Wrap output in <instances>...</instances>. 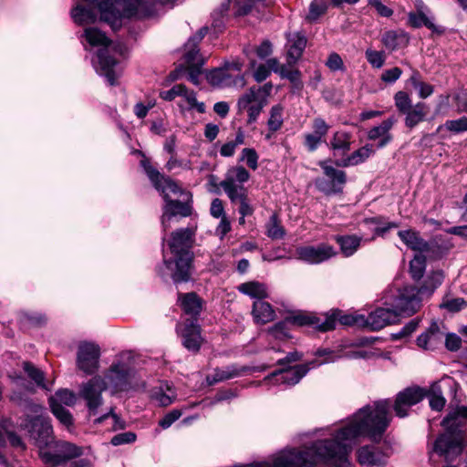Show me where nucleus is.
<instances>
[{
    "label": "nucleus",
    "mask_w": 467,
    "mask_h": 467,
    "mask_svg": "<svg viewBox=\"0 0 467 467\" xmlns=\"http://www.w3.org/2000/svg\"><path fill=\"white\" fill-rule=\"evenodd\" d=\"M259 155L253 148H244L241 151L239 161L244 162L253 171L258 168Z\"/></svg>",
    "instance_id": "nucleus-45"
},
{
    "label": "nucleus",
    "mask_w": 467,
    "mask_h": 467,
    "mask_svg": "<svg viewBox=\"0 0 467 467\" xmlns=\"http://www.w3.org/2000/svg\"><path fill=\"white\" fill-rule=\"evenodd\" d=\"M312 128L313 133L322 139L327 134L330 129L329 125L321 118H316L313 120Z\"/></svg>",
    "instance_id": "nucleus-60"
},
{
    "label": "nucleus",
    "mask_w": 467,
    "mask_h": 467,
    "mask_svg": "<svg viewBox=\"0 0 467 467\" xmlns=\"http://www.w3.org/2000/svg\"><path fill=\"white\" fill-rule=\"evenodd\" d=\"M279 75L281 78H287L295 84L300 81V72L297 69H293L288 66L282 65Z\"/></svg>",
    "instance_id": "nucleus-61"
},
{
    "label": "nucleus",
    "mask_w": 467,
    "mask_h": 467,
    "mask_svg": "<svg viewBox=\"0 0 467 467\" xmlns=\"http://www.w3.org/2000/svg\"><path fill=\"white\" fill-rule=\"evenodd\" d=\"M148 178L153 187L162 195L165 202L161 216V226L166 232L173 221H177V216L187 217L192 213L190 201L192 195L185 191L177 182L171 178L161 174L150 163L149 160L144 159L140 161Z\"/></svg>",
    "instance_id": "nucleus-1"
},
{
    "label": "nucleus",
    "mask_w": 467,
    "mask_h": 467,
    "mask_svg": "<svg viewBox=\"0 0 467 467\" xmlns=\"http://www.w3.org/2000/svg\"><path fill=\"white\" fill-rule=\"evenodd\" d=\"M23 368L27 376L34 380L38 387L44 389H49L44 381V373L40 369L29 362H25Z\"/></svg>",
    "instance_id": "nucleus-49"
},
{
    "label": "nucleus",
    "mask_w": 467,
    "mask_h": 467,
    "mask_svg": "<svg viewBox=\"0 0 467 467\" xmlns=\"http://www.w3.org/2000/svg\"><path fill=\"white\" fill-rule=\"evenodd\" d=\"M263 5H269L272 4V0H234V6L236 7V14L238 16L246 15L259 3Z\"/></svg>",
    "instance_id": "nucleus-44"
},
{
    "label": "nucleus",
    "mask_w": 467,
    "mask_h": 467,
    "mask_svg": "<svg viewBox=\"0 0 467 467\" xmlns=\"http://www.w3.org/2000/svg\"><path fill=\"white\" fill-rule=\"evenodd\" d=\"M100 349L93 343H81L77 354V366L86 374H93L99 368Z\"/></svg>",
    "instance_id": "nucleus-12"
},
{
    "label": "nucleus",
    "mask_w": 467,
    "mask_h": 467,
    "mask_svg": "<svg viewBox=\"0 0 467 467\" xmlns=\"http://www.w3.org/2000/svg\"><path fill=\"white\" fill-rule=\"evenodd\" d=\"M458 134L467 131V117L463 116L456 119H448L439 128Z\"/></svg>",
    "instance_id": "nucleus-48"
},
{
    "label": "nucleus",
    "mask_w": 467,
    "mask_h": 467,
    "mask_svg": "<svg viewBox=\"0 0 467 467\" xmlns=\"http://www.w3.org/2000/svg\"><path fill=\"white\" fill-rule=\"evenodd\" d=\"M135 371L123 363L114 364L110 367L105 376L108 388L113 393L126 391L134 387Z\"/></svg>",
    "instance_id": "nucleus-10"
},
{
    "label": "nucleus",
    "mask_w": 467,
    "mask_h": 467,
    "mask_svg": "<svg viewBox=\"0 0 467 467\" xmlns=\"http://www.w3.org/2000/svg\"><path fill=\"white\" fill-rule=\"evenodd\" d=\"M266 234L271 239H281L284 237L285 229L280 224L276 214H273L266 223Z\"/></svg>",
    "instance_id": "nucleus-47"
},
{
    "label": "nucleus",
    "mask_w": 467,
    "mask_h": 467,
    "mask_svg": "<svg viewBox=\"0 0 467 467\" xmlns=\"http://www.w3.org/2000/svg\"><path fill=\"white\" fill-rule=\"evenodd\" d=\"M284 108L280 105H275L270 109V117L267 121L269 130L275 132L281 129L283 125Z\"/></svg>",
    "instance_id": "nucleus-42"
},
{
    "label": "nucleus",
    "mask_w": 467,
    "mask_h": 467,
    "mask_svg": "<svg viewBox=\"0 0 467 467\" xmlns=\"http://www.w3.org/2000/svg\"><path fill=\"white\" fill-rule=\"evenodd\" d=\"M395 106L401 113H406L411 108V100L409 95L404 91H399L395 94Z\"/></svg>",
    "instance_id": "nucleus-55"
},
{
    "label": "nucleus",
    "mask_w": 467,
    "mask_h": 467,
    "mask_svg": "<svg viewBox=\"0 0 467 467\" xmlns=\"http://www.w3.org/2000/svg\"><path fill=\"white\" fill-rule=\"evenodd\" d=\"M108 388L105 379L97 376L82 385L80 395L87 401L91 411H95L102 404L101 393Z\"/></svg>",
    "instance_id": "nucleus-13"
},
{
    "label": "nucleus",
    "mask_w": 467,
    "mask_h": 467,
    "mask_svg": "<svg viewBox=\"0 0 467 467\" xmlns=\"http://www.w3.org/2000/svg\"><path fill=\"white\" fill-rule=\"evenodd\" d=\"M318 164L323 170L325 177L316 180L317 189L327 195L342 192L347 182L346 172L331 166L329 161H321Z\"/></svg>",
    "instance_id": "nucleus-8"
},
{
    "label": "nucleus",
    "mask_w": 467,
    "mask_h": 467,
    "mask_svg": "<svg viewBox=\"0 0 467 467\" xmlns=\"http://www.w3.org/2000/svg\"><path fill=\"white\" fill-rule=\"evenodd\" d=\"M375 150L371 144H366L363 147L354 150L351 154L347 157L335 161V165L337 167H350L357 166L360 163L365 162L370 156L374 154Z\"/></svg>",
    "instance_id": "nucleus-23"
},
{
    "label": "nucleus",
    "mask_w": 467,
    "mask_h": 467,
    "mask_svg": "<svg viewBox=\"0 0 467 467\" xmlns=\"http://www.w3.org/2000/svg\"><path fill=\"white\" fill-rule=\"evenodd\" d=\"M184 90V85L178 84L173 86L171 89L161 91L160 93V96L161 99L167 101H171L175 98L180 97L182 95V92Z\"/></svg>",
    "instance_id": "nucleus-62"
},
{
    "label": "nucleus",
    "mask_w": 467,
    "mask_h": 467,
    "mask_svg": "<svg viewBox=\"0 0 467 467\" xmlns=\"http://www.w3.org/2000/svg\"><path fill=\"white\" fill-rule=\"evenodd\" d=\"M353 135L345 130L336 131L329 142V148L333 151V155H345L351 149Z\"/></svg>",
    "instance_id": "nucleus-26"
},
{
    "label": "nucleus",
    "mask_w": 467,
    "mask_h": 467,
    "mask_svg": "<svg viewBox=\"0 0 467 467\" xmlns=\"http://www.w3.org/2000/svg\"><path fill=\"white\" fill-rule=\"evenodd\" d=\"M193 234V229L189 227L178 229L171 233L169 247L176 256V270L172 274L175 282H185L190 278L192 254L189 249Z\"/></svg>",
    "instance_id": "nucleus-5"
},
{
    "label": "nucleus",
    "mask_w": 467,
    "mask_h": 467,
    "mask_svg": "<svg viewBox=\"0 0 467 467\" xmlns=\"http://www.w3.org/2000/svg\"><path fill=\"white\" fill-rule=\"evenodd\" d=\"M441 306L448 309L450 312H458L467 306V302L461 297L451 298L443 301Z\"/></svg>",
    "instance_id": "nucleus-58"
},
{
    "label": "nucleus",
    "mask_w": 467,
    "mask_h": 467,
    "mask_svg": "<svg viewBox=\"0 0 467 467\" xmlns=\"http://www.w3.org/2000/svg\"><path fill=\"white\" fill-rule=\"evenodd\" d=\"M207 80L213 86L220 88H243L245 85L244 76L237 75L235 77H233L230 73L226 71V69L223 67L211 70L207 74Z\"/></svg>",
    "instance_id": "nucleus-19"
},
{
    "label": "nucleus",
    "mask_w": 467,
    "mask_h": 467,
    "mask_svg": "<svg viewBox=\"0 0 467 467\" xmlns=\"http://www.w3.org/2000/svg\"><path fill=\"white\" fill-rule=\"evenodd\" d=\"M249 368L247 367H238L236 365H229L223 368H217L213 373L208 375L206 380L209 385L232 379L245 374Z\"/></svg>",
    "instance_id": "nucleus-22"
},
{
    "label": "nucleus",
    "mask_w": 467,
    "mask_h": 467,
    "mask_svg": "<svg viewBox=\"0 0 467 467\" xmlns=\"http://www.w3.org/2000/svg\"><path fill=\"white\" fill-rule=\"evenodd\" d=\"M405 114V125L412 129L425 119L428 114V107L425 103L419 102L411 107Z\"/></svg>",
    "instance_id": "nucleus-31"
},
{
    "label": "nucleus",
    "mask_w": 467,
    "mask_h": 467,
    "mask_svg": "<svg viewBox=\"0 0 467 467\" xmlns=\"http://www.w3.org/2000/svg\"><path fill=\"white\" fill-rule=\"evenodd\" d=\"M291 43L287 51V61L289 65L295 64L301 57L306 46V39L304 36L295 35L289 39Z\"/></svg>",
    "instance_id": "nucleus-35"
},
{
    "label": "nucleus",
    "mask_w": 467,
    "mask_h": 467,
    "mask_svg": "<svg viewBox=\"0 0 467 467\" xmlns=\"http://www.w3.org/2000/svg\"><path fill=\"white\" fill-rule=\"evenodd\" d=\"M59 404H65L67 406H73L76 403L75 394L68 389H60L56 392L55 398H51Z\"/></svg>",
    "instance_id": "nucleus-56"
},
{
    "label": "nucleus",
    "mask_w": 467,
    "mask_h": 467,
    "mask_svg": "<svg viewBox=\"0 0 467 467\" xmlns=\"http://www.w3.org/2000/svg\"><path fill=\"white\" fill-rule=\"evenodd\" d=\"M366 222L376 224L375 234L380 236H383L389 230L399 227V224L393 222L384 223L381 217L367 219Z\"/></svg>",
    "instance_id": "nucleus-51"
},
{
    "label": "nucleus",
    "mask_w": 467,
    "mask_h": 467,
    "mask_svg": "<svg viewBox=\"0 0 467 467\" xmlns=\"http://www.w3.org/2000/svg\"><path fill=\"white\" fill-rule=\"evenodd\" d=\"M409 24L413 27H420L425 26L429 29H431L433 33L442 34L444 29L441 26H437L431 17H429L422 11H419L417 13H410L409 14Z\"/></svg>",
    "instance_id": "nucleus-32"
},
{
    "label": "nucleus",
    "mask_w": 467,
    "mask_h": 467,
    "mask_svg": "<svg viewBox=\"0 0 467 467\" xmlns=\"http://www.w3.org/2000/svg\"><path fill=\"white\" fill-rule=\"evenodd\" d=\"M398 234L409 248L415 251H424L427 249V243L416 232L412 230L400 231Z\"/></svg>",
    "instance_id": "nucleus-37"
},
{
    "label": "nucleus",
    "mask_w": 467,
    "mask_h": 467,
    "mask_svg": "<svg viewBox=\"0 0 467 467\" xmlns=\"http://www.w3.org/2000/svg\"><path fill=\"white\" fill-rule=\"evenodd\" d=\"M395 123L393 118H389L383 120L379 126L373 127L368 132V139L370 140H376L380 139L378 148H383L392 140V135L389 130L392 129Z\"/></svg>",
    "instance_id": "nucleus-24"
},
{
    "label": "nucleus",
    "mask_w": 467,
    "mask_h": 467,
    "mask_svg": "<svg viewBox=\"0 0 467 467\" xmlns=\"http://www.w3.org/2000/svg\"><path fill=\"white\" fill-rule=\"evenodd\" d=\"M425 269V257L421 254H416L410 261V270L413 279L422 277Z\"/></svg>",
    "instance_id": "nucleus-50"
},
{
    "label": "nucleus",
    "mask_w": 467,
    "mask_h": 467,
    "mask_svg": "<svg viewBox=\"0 0 467 467\" xmlns=\"http://www.w3.org/2000/svg\"><path fill=\"white\" fill-rule=\"evenodd\" d=\"M409 82L413 86L415 89L419 92V97L421 99H426L430 97L433 91L434 88L432 85L423 82L420 79V75L418 71H414L410 76Z\"/></svg>",
    "instance_id": "nucleus-41"
},
{
    "label": "nucleus",
    "mask_w": 467,
    "mask_h": 467,
    "mask_svg": "<svg viewBox=\"0 0 467 467\" xmlns=\"http://www.w3.org/2000/svg\"><path fill=\"white\" fill-rule=\"evenodd\" d=\"M409 40V36L401 29L389 30L381 36V43L390 52L406 47Z\"/></svg>",
    "instance_id": "nucleus-27"
},
{
    "label": "nucleus",
    "mask_w": 467,
    "mask_h": 467,
    "mask_svg": "<svg viewBox=\"0 0 467 467\" xmlns=\"http://www.w3.org/2000/svg\"><path fill=\"white\" fill-rule=\"evenodd\" d=\"M445 337V331L441 326L433 322L430 327L417 338V345L425 350H432L438 348Z\"/></svg>",
    "instance_id": "nucleus-20"
},
{
    "label": "nucleus",
    "mask_w": 467,
    "mask_h": 467,
    "mask_svg": "<svg viewBox=\"0 0 467 467\" xmlns=\"http://www.w3.org/2000/svg\"><path fill=\"white\" fill-rule=\"evenodd\" d=\"M182 337V345L190 351L197 352L200 349L202 338L201 328L196 320L187 319L186 322L178 327Z\"/></svg>",
    "instance_id": "nucleus-17"
},
{
    "label": "nucleus",
    "mask_w": 467,
    "mask_h": 467,
    "mask_svg": "<svg viewBox=\"0 0 467 467\" xmlns=\"http://www.w3.org/2000/svg\"><path fill=\"white\" fill-rule=\"evenodd\" d=\"M49 403L53 415L63 426H65L67 430H70V428L74 425V420L69 410L65 409L61 404L54 400H49Z\"/></svg>",
    "instance_id": "nucleus-38"
},
{
    "label": "nucleus",
    "mask_w": 467,
    "mask_h": 467,
    "mask_svg": "<svg viewBox=\"0 0 467 467\" xmlns=\"http://www.w3.org/2000/svg\"><path fill=\"white\" fill-rule=\"evenodd\" d=\"M84 454V449L74 443L58 441L55 442L54 451H42L39 455L44 463L50 467L63 465L67 462L80 457Z\"/></svg>",
    "instance_id": "nucleus-7"
},
{
    "label": "nucleus",
    "mask_w": 467,
    "mask_h": 467,
    "mask_svg": "<svg viewBox=\"0 0 467 467\" xmlns=\"http://www.w3.org/2000/svg\"><path fill=\"white\" fill-rule=\"evenodd\" d=\"M335 239L339 244L342 254L347 257L353 255L357 252L362 240L361 237L355 234L337 235Z\"/></svg>",
    "instance_id": "nucleus-34"
},
{
    "label": "nucleus",
    "mask_w": 467,
    "mask_h": 467,
    "mask_svg": "<svg viewBox=\"0 0 467 467\" xmlns=\"http://www.w3.org/2000/svg\"><path fill=\"white\" fill-rule=\"evenodd\" d=\"M228 198L230 199L232 203L238 202L240 204L238 211L241 215L249 216L254 213V209L250 204L246 192Z\"/></svg>",
    "instance_id": "nucleus-46"
},
{
    "label": "nucleus",
    "mask_w": 467,
    "mask_h": 467,
    "mask_svg": "<svg viewBox=\"0 0 467 467\" xmlns=\"http://www.w3.org/2000/svg\"><path fill=\"white\" fill-rule=\"evenodd\" d=\"M357 458L361 465L379 467L386 464L388 456L376 446L366 445L358 450Z\"/></svg>",
    "instance_id": "nucleus-21"
},
{
    "label": "nucleus",
    "mask_w": 467,
    "mask_h": 467,
    "mask_svg": "<svg viewBox=\"0 0 467 467\" xmlns=\"http://www.w3.org/2000/svg\"><path fill=\"white\" fill-rule=\"evenodd\" d=\"M71 16L74 22L78 25L91 24L97 20V14L91 8L80 5H76L71 10Z\"/></svg>",
    "instance_id": "nucleus-39"
},
{
    "label": "nucleus",
    "mask_w": 467,
    "mask_h": 467,
    "mask_svg": "<svg viewBox=\"0 0 467 467\" xmlns=\"http://www.w3.org/2000/svg\"><path fill=\"white\" fill-rule=\"evenodd\" d=\"M207 33V28H201L193 36L189 38L187 43L185 44V60L190 67H201L202 62L198 59V49H196L197 45L201 42V40L204 37Z\"/></svg>",
    "instance_id": "nucleus-25"
},
{
    "label": "nucleus",
    "mask_w": 467,
    "mask_h": 467,
    "mask_svg": "<svg viewBox=\"0 0 467 467\" xmlns=\"http://www.w3.org/2000/svg\"><path fill=\"white\" fill-rule=\"evenodd\" d=\"M250 179L249 171L242 165L230 167L220 186L223 189L228 197L246 192L244 184Z\"/></svg>",
    "instance_id": "nucleus-11"
},
{
    "label": "nucleus",
    "mask_w": 467,
    "mask_h": 467,
    "mask_svg": "<svg viewBox=\"0 0 467 467\" xmlns=\"http://www.w3.org/2000/svg\"><path fill=\"white\" fill-rule=\"evenodd\" d=\"M135 440H136L135 433H133L131 431H127V432H122V433L114 435L111 438L110 442L114 446H119V445H122V444L132 443L133 441H135Z\"/></svg>",
    "instance_id": "nucleus-59"
},
{
    "label": "nucleus",
    "mask_w": 467,
    "mask_h": 467,
    "mask_svg": "<svg viewBox=\"0 0 467 467\" xmlns=\"http://www.w3.org/2000/svg\"><path fill=\"white\" fill-rule=\"evenodd\" d=\"M0 430L2 431V435L4 437V441H5V435H6L8 440H9L10 444L13 447L20 448L21 450H25L26 449V445L23 442V441L21 440V438L19 436H17L16 433H14L12 431H8L6 430L5 425H2L0 427ZM5 441H4V443L1 444L0 446L5 445Z\"/></svg>",
    "instance_id": "nucleus-57"
},
{
    "label": "nucleus",
    "mask_w": 467,
    "mask_h": 467,
    "mask_svg": "<svg viewBox=\"0 0 467 467\" xmlns=\"http://www.w3.org/2000/svg\"><path fill=\"white\" fill-rule=\"evenodd\" d=\"M151 397L160 406L166 407L173 402L176 393L171 385L165 383L156 387L152 390Z\"/></svg>",
    "instance_id": "nucleus-33"
},
{
    "label": "nucleus",
    "mask_w": 467,
    "mask_h": 467,
    "mask_svg": "<svg viewBox=\"0 0 467 467\" xmlns=\"http://www.w3.org/2000/svg\"><path fill=\"white\" fill-rule=\"evenodd\" d=\"M402 70L398 67H394L392 68L385 70L382 73L381 80L386 83H394L400 78Z\"/></svg>",
    "instance_id": "nucleus-63"
},
{
    "label": "nucleus",
    "mask_w": 467,
    "mask_h": 467,
    "mask_svg": "<svg viewBox=\"0 0 467 467\" xmlns=\"http://www.w3.org/2000/svg\"><path fill=\"white\" fill-rule=\"evenodd\" d=\"M336 254L334 247L327 244L299 246L296 249L297 258L308 264H320L335 256Z\"/></svg>",
    "instance_id": "nucleus-14"
},
{
    "label": "nucleus",
    "mask_w": 467,
    "mask_h": 467,
    "mask_svg": "<svg viewBox=\"0 0 467 467\" xmlns=\"http://www.w3.org/2000/svg\"><path fill=\"white\" fill-rule=\"evenodd\" d=\"M443 275L441 273H433L426 280L425 285L421 286L420 288H425V296H429L439 285H441Z\"/></svg>",
    "instance_id": "nucleus-54"
},
{
    "label": "nucleus",
    "mask_w": 467,
    "mask_h": 467,
    "mask_svg": "<svg viewBox=\"0 0 467 467\" xmlns=\"http://www.w3.org/2000/svg\"><path fill=\"white\" fill-rule=\"evenodd\" d=\"M11 400L22 407L26 413V418L20 424L21 428L27 431L29 438L40 449L47 446L52 440L53 428L49 417L44 414L43 406L24 397L20 392H14Z\"/></svg>",
    "instance_id": "nucleus-2"
},
{
    "label": "nucleus",
    "mask_w": 467,
    "mask_h": 467,
    "mask_svg": "<svg viewBox=\"0 0 467 467\" xmlns=\"http://www.w3.org/2000/svg\"><path fill=\"white\" fill-rule=\"evenodd\" d=\"M465 419L467 407L462 406L450 412L441 422L445 432L435 441L433 451L446 461H452L462 452L464 437L462 428Z\"/></svg>",
    "instance_id": "nucleus-3"
},
{
    "label": "nucleus",
    "mask_w": 467,
    "mask_h": 467,
    "mask_svg": "<svg viewBox=\"0 0 467 467\" xmlns=\"http://www.w3.org/2000/svg\"><path fill=\"white\" fill-rule=\"evenodd\" d=\"M310 369L308 365H298L289 369H279L264 379L265 382L275 380V384H284L294 386L307 373Z\"/></svg>",
    "instance_id": "nucleus-16"
},
{
    "label": "nucleus",
    "mask_w": 467,
    "mask_h": 467,
    "mask_svg": "<svg viewBox=\"0 0 467 467\" xmlns=\"http://www.w3.org/2000/svg\"><path fill=\"white\" fill-rule=\"evenodd\" d=\"M245 135L242 129H238L235 138L222 145L220 154L223 157H232L235 153L236 148L244 144Z\"/></svg>",
    "instance_id": "nucleus-40"
},
{
    "label": "nucleus",
    "mask_w": 467,
    "mask_h": 467,
    "mask_svg": "<svg viewBox=\"0 0 467 467\" xmlns=\"http://www.w3.org/2000/svg\"><path fill=\"white\" fill-rule=\"evenodd\" d=\"M272 89L273 85L270 82L263 86H253L239 98L237 101L238 110L247 112L248 123L251 124L256 121L264 107L267 104V99Z\"/></svg>",
    "instance_id": "nucleus-6"
},
{
    "label": "nucleus",
    "mask_w": 467,
    "mask_h": 467,
    "mask_svg": "<svg viewBox=\"0 0 467 467\" xmlns=\"http://www.w3.org/2000/svg\"><path fill=\"white\" fill-rule=\"evenodd\" d=\"M83 36L91 47H99L97 60L93 61L95 70L98 74L104 76L109 85H115L119 73L115 68L117 60L109 55L110 39L101 30L93 26L85 28Z\"/></svg>",
    "instance_id": "nucleus-4"
},
{
    "label": "nucleus",
    "mask_w": 467,
    "mask_h": 467,
    "mask_svg": "<svg viewBox=\"0 0 467 467\" xmlns=\"http://www.w3.org/2000/svg\"><path fill=\"white\" fill-rule=\"evenodd\" d=\"M268 332L277 339H283L288 337V333L286 331V324L285 322H279L275 324L268 330Z\"/></svg>",
    "instance_id": "nucleus-64"
},
{
    "label": "nucleus",
    "mask_w": 467,
    "mask_h": 467,
    "mask_svg": "<svg viewBox=\"0 0 467 467\" xmlns=\"http://www.w3.org/2000/svg\"><path fill=\"white\" fill-rule=\"evenodd\" d=\"M423 296L425 288L406 286L399 292L390 306L398 312L399 317L411 316L420 309Z\"/></svg>",
    "instance_id": "nucleus-9"
},
{
    "label": "nucleus",
    "mask_w": 467,
    "mask_h": 467,
    "mask_svg": "<svg viewBox=\"0 0 467 467\" xmlns=\"http://www.w3.org/2000/svg\"><path fill=\"white\" fill-rule=\"evenodd\" d=\"M327 9V5L325 0H313L309 6V13L306 18L310 21L317 19Z\"/></svg>",
    "instance_id": "nucleus-52"
},
{
    "label": "nucleus",
    "mask_w": 467,
    "mask_h": 467,
    "mask_svg": "<svg viewBox=\"0 0 467 467\" xmlns=\"http://www.w3.org/2000/svg\"><path fill=\"white\" fill-rule=\"evenodd\" d=\"M399 321V314L391 308H378L370 313L365 324L371 330H379L386 326L395 324Z\"/></svg>",
    "instance_id": "nucleus-18"
},
{
    "label": "nucleus",
    "mask_w": 467,
    "mask_h": 467,
    "mask_svg": "<svg viewBox=\"0 0 467 467\" xmlns=\"http://www.w3.org/2000/svg\"><path fill=\"white\" fill-rule=\"evenodd\" d=\"M238 291L251 298L263 300L268 297L267 287L265 284L258 281L245 282L238 285Z\"/></svg>",
    "instance_id": "nucleus-30"
},
{
    "label": "nucleus",
    "mask_w": 467,
    "mask_h": 467,
    "mask_svg": "<svg viewBox=\"0 0 467 467\" xmlns=\"http://www.w3.org/2000/svg\"><path fill=\"white\" fill-rule=\"evenodd\" d=\"M291 322L298 326L312 325L323 332L332 330L336 326V320L332 317H327L323 322L319 323L318 318L306 315L295 316Z\"/></svg>",
    "instance_id": "nucleus-28"
},
{
    "label": "nucleus",
    "mask_w": 467,
    "mask_h": 467,
    "mask_svg": "<svg viewBox=\"0 0 467 467\" xmlns=\"http://www.w3.org/2000/svg\"><path fill=\"white\" fill-rule=\"evenodd\" d=\"M252 314L254 319L258 324H266L275 319V310L271 305L263 300H256L254 302Z\"/></svg>",
    "instance_id": "nucleus-29"
},
{
    "label": "nucleus",
    "mask_w": 467,
    "mask_h": 467,
    "mask_svg": "<svg viewBox=\"0 0 467 467\" xmlns=\"http://www.w3.org/2000/svg\"><path fill=\"white\" fill-rule=\"evenodd\" d=\"M184 102L186 103L188 109H196L200 113H203L205 111V105L202 102H198L196 99V94L193 90H189L186 86H184V90L182 92L180 96Z\"/></svg>",
    "instance_id": "nucleus-43"
},
{
    "label": "nucleus",
    "mask_w": 467,
    "mask_h": 467,
    "mask_svg": "<svg viewBox=\"0 0 467 467\" xmlns=\"http://www.w3.org/2000/svg\"><path fill=\"white\" fill-rule=\"evenodd\" d=\"M181 306L185 314L195 317L202 309L201 299L194 293L180 296Z\"/></svg>",
    "instance_id": "nucleus-36"
},
{
    "label": "nucleus",
    "mask_w": 467,
    "mask_h": 467,
    "mask_svg": "<svg viewBox=\"0 0 467 467\" xmlns=\"http://www.w3.org/2000/svg\"><path fill=\"white\" fill-rule=\"evenodd\" d=\"M368 62L376 68H380L386 60V57L383 51H377L373 49H367L365 52Z\"/></svg>",
    "instance_id": "nucleus-53"
},
{
    "label": "nucleus",
    "mask_w": 467,
    "mask_h": 467,
    "mask_svg": "<svg viewBox=\"0 0 467 467\" xmlns=\"http://www.w3.org/2000/svg\"><path fill=\"white\" fill-rule=\"evenodd\" d=\"M426 395L424 389L420 387L407 388L400 391L395 400L394 410L398 417L403 418L408 415V410L419 403Z\"/></svg>",
    "instance_id": "nucleus-15"
}]
</instances>
